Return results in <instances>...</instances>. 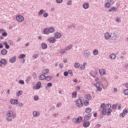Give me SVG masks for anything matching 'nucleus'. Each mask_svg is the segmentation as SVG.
Here are the masks:
<instances>
[{
    "label": "nucleus",
    "mask_w": 128,
    "mask_h": 128,
    "mask_svg": "<svg viewBox=\"0 0 128 128\" xmlns=\"http://www.w3.org/2000/svg\"><path fill=\"white\" fill-rule=\"evenodd\" d=\"M7 114L8 116L6 118V120L8 121H10L12 120V118H14L15 117V116L12 112L10 111L7 112Z\"/></svg>",
    "instance_id": "1"
},
{
    "label": "nucleus",
    "mask_w": 128,
    "mask_h": 128,
    "mask_svg": "<svg viewBox=\"0 0 128 128\" xmlns=\"http://www.w3.org/2000/svg\"><path fill=\"white\" fill-rule=\"evenodd\" d=\"M76 104V106L79 107L82 106L83 105V102L82 100L80 99H78L77 100Z\"/></svg>",
    "instance_id": "2"
},
{
    "label": "nucleus",
    "mask_w": 128,
    "mask_h": 128,
    "mask_svg": "<svg viewBox=\"0 0 128 128\" xmlns=\"http://www.w3.org/2000/svg\"><path fill=\"white\" fill-rule=\"evenodd\" d=\"M47 40L50 43H54L56 41V40L53 37H50L48 38Z\"/></svg>",
    "instance_id": "3"
},
{
    "label": "nucleus",
    "mask_w": 128,
    "mask_h": 128,
    "mask_svg": "<svg viewBox=\"0 0 128 128\" xmlns=\"http://www.w3.org/2000/svg\"><path fill=\"white\" fill-rule=\"evenodd\" d=\"M16 18L17 20L19 22H21L24 20L23 17L21 16H17Z\"/></svg>",
    "instance_id": "4"
},
{
    "label": "nucleus",
    "mask_w": 128,
    "mask_h": 128,
    "mask_svg": "<svg viewBox=\"0 0 128 128\" xmlns=\"http://www.w3.org/2000/svg\"><path fill=\"white\" fill-rule=\"evenodd\" d=\"M84 54L86 58H90V53L87 50L84 51Z\"/></svg>",
    "instance_id": "5"
},
{
    "label": "nucleus",
    "mask_w": 128,
    "mask_h": 128,
    "mask_svg": "<svg viewBox=\"0 0 128 128\" xmlns=\"http://www.w3.org/2000/svg\"><path fill=\"white\" fill-rule=\"evenodd\" d=\"M92 115V113H89L86 115L84 118V120H89L91 118Z\"/></svg>",
    "instance_id": "6"
},
{
    "label": "nucleus",
    "mask_w": 128,
    "mask_h": 128,
    "mask_svg": "<svg viewBox=\"0 0 128 128\" xmlns=\"http://www.w3.org/2000/svg\"><path fill=\"white\" fill-rule=\"evenodd\" d=\"M110 38L112 40L114 41H115L116 40L117 38V36L116 34L114 33L113 34H111V35Z\"/></svg>",
    "instance_id": "7"
},
{
    "label": "nucleus",
    "mask_w": 128,
    "mask_h": 128,
    "mask_svg": "<svg viewBox=\"0 0 128 128\" xmlns=\"http://www.w3.org/2000/svg\"><path fill=\"white\" fill-rule=\"evenodd\" d=\"M74 120V121L76 122L77 123H79L82 120V118L80 116L78 117L77 119L75 118L73 119V120Z\"/></svg>",
    "instance_id": "8"
},
{
    "label": "nucleus",
    "mask_w": 128,
    "mask_h": 128,
    "mask_svg": "<svg viewBox=\"0 0 128 128\" xmlns=\"http://www.w3.org/2000/svg\"><path fill=\"white\" fill-rule=\"evenodd\" d=\"M107 110V109L105 107L103 108H102L101 109V110L102 111V115H104L106 114Z\"/></svg>",
    "instance_id": "9"
},
{
    "label": "nucleus",
    "mask_w": 128,
    "mask_h": 128,
    "mask_svg": "<svg viewBox=\"0 0 128 128\" xmlns=\"http://www.w3.org/2000/svg\"><path fill=\"white\" fill-rule=\"evenodd\" d=\"M61 36V34L59 32L56 33L54 34V37L56 38H60Z\"/></svg>",
    "instance_id": "10"
},
{
    "label": "nucleus",
    "mask_w": 128,
    "mask_h": 128,
    "mask_svg": "<svg viewBox=\"0 0 128 128\" xmlns=\"http://www.w3.org/2000/svg\"><path fill=\"white\" fill-rule=\"evenodd\" d=\"M104 36L106 40H108L110 38L111 35H110L108 32H107L105 34Z\"/></svg>",
    "instance_id": "11"
},
{
    "label": "nucleus",
    "mask_w": 128,
    "mask_h": 128,
    "mask_svg": "<svg viewBox=\"0 0 128 128\" xmlns=\"http://www.w3.org/2000/svg\"><path fill=\"white\" fill-rule=\"evenodd\" d=\"M100 74L101 75H104L106 74L105 70L103 69L100 70L99 71Z\"/></svg>",
    "instance_id": "12"
},
{
    "label": "nucleus",
    "mask_w": 128,
    "mask_h": 128,
    "mask_svg": "<svg viewBox=\"0 0 128 128\" xmlns=\"http://www.w3.org/2000/svg\"><path fill=\"white\" fill-rule=\"evenodd\" d=\"M90 124L89 122H86L83 123V126L85 128H86L89 126Z\"/></svg>",
    "instance_id": "13"
},
{
    "label": "nucleus",
    "mask_w": 128,
    "mask_h": 128,
    "mask_svg": "<svg viewBox=\"0 0 128 128\" xmlns=\"http://www.w3.org/2000/svg\"><path fill=\"white\" fill-rule=\"evenodd\" d=\"M41 86V83L40 82H38L37 84L36 85V89H38L40 88Z\"/></svg>",
    "instance_id": "14"
},
{
    "label": "nucleus",
    "mask_w": 128,
    "mask_h": 128,
    "mask_svg": "<svg viewBox=\"0 0 128 128\" xmlns=\"http://www.w3.org/2000/svg\"><path fill=\"white\" fill-rule=\"evenodd\" d=\"M49 72V70L48 69H45L42 72V74H46Z\"/></svg>",
    "instance_id": "15"
},
{
    "label": "nucleus",
    "mask_w": 128,
    "mask_h": 128,
    "mask_svg": "<svg viewBox=\"0 0 128 128\" xmlns=\"http://www.w3.org/2000/svg\"><path fill=\"white\" fill-rule=\"evenodd\" d=\"M72 46V44H70L65 47V50H69L70 49Z\"/></svg>",
    "instance_id": "16"
},
{
    "label": "nucleus",
    "mask_w": 128,
    "mask_h": 128,
    "mask_svg": "<svg viewBox=\"0 0 128 128\" xmlns=\"http://www.w3.org/2000/svg\"><path fill=\"white\" fill-rule=\"evenodd\" d=\"M109 57L111 59H114L116 58V55L115 54H112L109 56Z\"/></svg>",
    "instance_id": "17"
},
{
    "label": "nucleus",
    "mask_w": 128,
    "mask_h": 128,
    "mask_svg": "<svg viewBox=\"0 0 128 128\" xmlns=\"http://www.w3.org/2000/svg\"><path fill=\"white\" fill-rule=\"evenodd\" d=\"M117 10L116 8L115 7H111L110 8V9L109 10V11L110 12H112L113 11H115Z\"/></svg>",
    "instance_id": "18"
},
{
    "label": "nucleus",
    "mask_w": 128,
    "mask_h": 128,
    "mask_svg": "<svg viewBox=\"0 0 128 128\" xmlns=\"http://www.w3.org/2000/svg\"><path fill=\"white\" fill-rule=\"evenodd\" d=\"M16 56H14L10 60V62L11 63H14L16 61Z\"/></svg>",
    "instance_id": "19"
},
{
    "label": "nucleus",
    "mask_w": 128,
    "mask_h": 128,
    "mask_svg": "<svg viewBox=\"0 0 128 128\" xmlns=\"http://www.w3.org/2000/svg\"><path fill=\"white\" fill-rule=\"evenodd\" d=\"M1 52L2 54V55H5L7 53V51L5 49H4L2 50Z\"/></svg>",
    "instance_id": "20"
},
{
    "label": "nucleus",
    "mask_w": 128,
    "mask_h": 128,
    "mask_svg": "<svg viewBox=\"0 0 128 128\" xmlns=\"http://www.w3.org/2000/svg\"><path fill=\"white\" fill-rule=\"evenodd\" d=\"M11 101V103L12 104H14L15 103L16 104H18V100H10Z\"/></svg>",
    "instance_id": "21"
},
{
    "label": "nucleus",
    "mask_w": 128,
    "mask_h": 128,
    "mask_svg": "<svg viewBox=\"0 0 128 128\" xmlns=\"http://www.w3.org/2000/svg\"><path fill=\"white\" fill-rule=\"evenodd\" d=\"M4 45L5 46L6 48L7 49H8L10 48V46L8 45L7 44L6 42H3Z\"/></svg>",
    "instance_id": "22"
},
{
    "label": "nucleus",
    "mask_w": 128,
    "mask_h": 128,
    "mask_svg": "<svg viewBox=\"0 0 128 128\" xmlns=\"http://www.w3.org/2000/svg\"><path fill=\"white\" fill-rule=\"evenodd\" d=\"M42 48L44 49L46 48L47 47V45L44 43H42L41 45Z\"/></svg>",
    "instance_id": "23"
},
{
    "label": "nucleus",
    "mask_w": 128,
    "mask_h": 128,
    "mask_svg": "<svg viewBox=\"0 0 128 128\" xmlns=\"http://www.w3.org/2000/svg\"><path fill=\"white\" fill-rule=\"evenodd\" d=\"M43 31L45 34H49L48 30V28H44Z\"/></svg>",
    "instance_id": "24"
},
{
    "label": "nucleus",
    "mask_w": 128,
    "mask_h": 128,
    "mask_svg": "<svg viewBox=\"0 0 128 128\" xmlns=\"http://www.w3.org/2000/svg\"><path fill=\"white\" fill-rule=\"evenodd\" d=\"M46 78V76L44 74L41 75L39 78L40 80H42Z\"/></svg>",
    "instance_id": "25"
},
{
    "label": "nucleus",
    "mask_w": 128,
    "mask_h": 128,
    "mask_svg": "<svg viewBox=\"0 0 128 128\" xmlns=\"http://www.w3.org/2000/svg\"><path fill=\"white\" fill-rule=\"evenodd\" d=\"M54 30V28L52 27H50L48 29L49 32L50 33H52Z\"/></svg>",
    "instance_id": "26"
},
{
    "label": "nucleus",
    "mask_w": 128,
    "mask_h": 128,
    "mask_svg": "<svg viewBox=\"0 0 128 128\" xmlns=\"http://www.w3.org/2000/svg\"><path fill=\"white\" fill-rule=\"evenodd\" d=\"M88 4L87 3H85L83 5V6L84 8L85 9H87L88 8Z\"/></svg>",
    "instance_id": "27"
},
{
    "label": "nucleus",
    "mask_w": 128,
    "mask_h": 128,
    "mask_svg": "<svg viewBox=\"0 0 128 128\" xmlns=\"http://www.w3.org/2000/svg\"><path fill=\"white\" fill-rule=\"evenodd\" d=\"M22 93V90H20L16 92V95L18 96H20Z\"/></svg>",
    "instance_id": "28"
},
{
    "label": "nucleus",
    "mask_w": 128,
    "mask_h": 128,
    "mask_svg": "<svg viewBox=\"0 0 128 128\" xmlns=\"http://www.w3.org/2000/svg\"><path fill=\"white\" fill-rule=\"evenodd\" d=\"M105 107L107 108V110L108 108H111V105L110 104H108L106 105Z\"/></svg>",
    "instance_id": "29"
},
{
    "label": "nucleus",
    "mask_w": 128,
    "mask_h": 128,
    "mask_svg": "<svg viewBox=\"0 0 128 128\" xmlns=\"http://www.w3.org/2000/svg\"><path fill=\"white\" fill-rule=\"evenodd\" d=\"M52 78V77L51 76H47L46 78V80H51Z\"/></svg>",
    "instance_id": "30"
},
{
    "label": "nucleus",
    "mask_w": 128,
    "mask_h": 128,
    "mask_svg": "<svg viewBox=\"0 0 128 128\" xmlns=\"http://www.w3.org/2000/svg\"><path fill=\"white\" fill-rule=\"evenodd\" d=\"M39 113L38 112L34 111L33 112V115L34 116L36 117L38 114H39Z\"/></svg>",
    "instance_id": "31"
},
{
    "label": "nucleus",
    "mask_w": 128,
    "mask_h": 128,
    "mask_svg": "<svg viewBox=\"0 0 128 128\" xmlns=\"http://www.w3.org/2000/svg\"><path fill=\"white\" fill-rule=\"evenodd\" d=\"M31 78V76H28L26 80V82L27 83H29L30 82Z\"/></svg>",
    "instance_id": "32"
},
{
    "label": "nucleus",
    "mask_w": 128,
    "mask_h": 128,
    "mask_svg": "<svg viewBox=\"0 0 128 128\" xmlns=\"http://www.w3.org/2000/svg\"><path fill=\"white\" fill-rule=\"evenodd\" d=\"M106 106V104L105 103H102L101 104V105L100 106V108L101 109L102 108H104Z\"/></svg>",
    "instance_id": "33"
},
{
    "label": "nucleus",
    "mask_w": 128,
    "mask_h": 128,
    "mask_svg": "<svg viewBox=\"0 0 128 128\" xmlns=\"http://www.w3.org/2000/svg\"><path fill=\"white\" fill-rule=\"evenodd\" d=\"M38 54H33V57L34 58V59H36L38 58Z\"/></svg>",
    "instance_id": "34"
},
{
    "label": "nucleus",
    "mask_w": 128,
    "mask_h": 128,
    "mask_svg": "<svg viewBox=\"0 0 128 128\" xmlns=\"http://www.w3.org/2000/svg\"><path fill=\"white\" fill-rule=\"evenodd\" d=\"M74 67L76 68H78L80 66V64L78 62H76L74 65Z\"/></svg>",
    "instance_id": "35"
},
{
    "label": "nucleus",
    "mask_w": 128,
    "mask_h": 128,
    "mask_svg": "<svg viewBox=\"0 0 128 128\" xmlns=\"http://www.w3.org/2000/svg\"><path fill=\"white\" fill-rule=\"evenodd\" d=\"M44 10H41L38 12V14L39 15H41L43 13Z\"/></svg>",
    "instance_id": "36"
},
{
    "label": "nucleus",
    "mask_w": 128,
    "mask_h": 128,
    "mask_svg": "<svg viewBox=\"0 0 128 128\" xmlns=\"http://www.w3.org/2000/svg\"><path fill=\"white\" fill-rule=\"evenodd\" d=\"M92 98V96L89 94H88L87 96L86 99L89 100H90Z\"/></svg>",
    "instance_id": "37"
},
{
    "label": "nucleus",
    "mask_w": 128,
    "mask_h": 128,
    "mask_svg": "<svg viewBox=\"0 0 128 128\" xmlns=\"http://www.w3.org/2000/svg\"><path fill=\"white\" fill-rule=\"evenodd\" d=\"M26 55L24 54H21L20 56V58H23L25 57Z\"/></svg>",
    "instance_id": "38"
},
{
    "label": "nucleus",
    "mask_w": 128,
    "mask_h": 128,
    "mask_svg": "<svg viewBox=\"0 0 128 128\" xmlns=\"http://www.w3.org/2000/svg\"><path fill=\"white\" fill-rule=\"evenodd\" d=\"M1 62H2V64H5L6 62V61L4 59H2L1 60Z\"/></svg>",
    "instance_id": "39"
},
{
    "label": "nucleus",
    "mask_w": 128,
    "mask_h": 128,
    "mask_svg": "<svg viewBox=\"0 0 128 128\" xmlns=\"http://www.w3.org/2000/svg\"><path fill=\"white\" fill-rule=\"evenodd\" d=\"M91 110L90 108H87L86 110V112L88 113L90 112L91 111Z\"/></svg>",
    "instance_id": "40"
},
{
    "label": "nucleus",
    "mask_w": 128,
    "mask_h": 128,
    "mask_svg": "<svg viewBox=\"0 0 128 128\" xmlns=\"http://www.w3.org/2000/svg\"><path fill=\"white\" fill-rule=\"evenodd\" d=\"M98 53V51L96 50H95L93 51V54L95 55H97Z\"/></svg>",
    "instance_id": "41"
},
{
    "label": "nucleus",
    "mask_w": 128,
    "mask_h": 128,
    "mask_svg": "<svg viewBox=\"0 0 128 128\" xmlns=\"http://www.w3.org/2000/svg\"><path fill=\"white\" fill-rule=\"evenodd\" d=\"M76 96V92H74L72 94V96L73 98H75Z\"/></svg>",
    "instance_id": "42"
},
{
    "label": "nucleus",
    "mask_w": 128,
    "mask_h": 128,
    "mask_svg": "<svg viewBox=\"0 0 128 128\" xmlns=\"http://www.w3.org/2000/svg\"><path fill=\"white\" fill-rule=\"evenodd\" d=\"M124 93L126 95H128V89H126L124 91Z\"/></svg>",
    "instance_id": "43"
},
{
    "label": "nucleus",
    "mask_w": 128,
    "mask_h": 128,
    "mask_svg": "<svg viewBox=\"0 0 128 128\" xmlns=\"http://www.w3.org/2000/svg\"><path fill=\"white\" fill-rule=\"evenodd\" d=\"M105 5L106 6L109 8L110 7V4L109 2H108L106 3L105 4Z\"/></svg>",
    "instance_id": "44"
},
{
    "label": "nucleus",
    "mask_w": 128,
    "mask_h": 128,
    "mask_svg": "<svg viewBox=\"0 0 128 128\" xmlns=\"http://www.w3.org/2000/svg\"><path fill=\"white\" fill-rule=\"evenodd\" d=\"M99 82H97L95 84V86L96 87H98L100 86L99 85Z\"/></svg>",
    "instance_id": "45"
},
{
    "label": "nucleus",
    "mask_w": 128,
    "mask_h": 128,
    "mask_svg": "<svg viewBox=\"0 0 128 128\" xmlns=\"http://www.w3.org/2000/svg\"><path fill=\"white\" fill-rule=\"evenodd\" d=\"M34 100H38V96H34Z\"/></svg>",
    "instance_id": "46"
},
{
    "label": "nucleus",
    "mask_w": 128,
    "mask_h": 128,
    "mask_svg": "<svg viewBox=\"0 0 128 128\" xmlns=\"http://www.w3.org/2000/svg\"><path fill=\"white\" fill-rule=\"evenodd\" d=\"M112 108L113 109H116L117 108V106L116 104H114L112 106Z\"/></svg>",
    "instance_id": "47"
},
{
    "label": "nucleus",
    "mask_w": 128,
    "mask_h": 128,
    "mask_svg": "<svg viewBox=\"0 0 128 128\" xmlns=\"http://www.w3.org/2000/svg\"><path fill=\"white\" fill-rule=\"evenodd\" d=\"M19 82L20 84H23L24 83V82L23 80H19Z\"/></svg>",
    "instance_id": "48"
},
{
    "label": "nucleus",
    "mask_w": 128,
    "mask_h": 128,
    "mask_svg": "<svg viewBox=\"0 0 128 128\" xmlns=\"http://www.w3.org/2000/svg\"><path fill=\"white\" fill-rule=\"evenodd\" d=\"M2 35L3 36H6L7 35V34L6 32H4V33H2Z\"/></svg>",
    "instance_id": "49"
},
{
    "label": "nucleus",
    "mask_w": 128,
    "mask_h": 128,
    "mask_svg": "<svg viewBox=\"0 0 128 128\" xmlns=\"http://www.w3.org/2000/svg\"><path fill=\"white\" fill-rule=\"evenodd\" d=\"M128 112V110H127V109L125 108L123 110V112L124 114H126Z\"/></svg>",
    "instance_id": "50"
},
{
    "label": "nucleus",
    "mask_w": 128,
    "mask_h": 128,
    "mask_svg": "<svg viewBox=\"0 0 128 128\" xmlns=\"http://www.w3.org/2000/svg\"><path fill=\"white\" fill-rule=\"evenodd\" d=\"M68 72H65L64 73V75L66 76H68Z\"/></svg>",
    "instance_id": "51"
},
{
    "label": "nucleus",
    "mask_w": 128,
    "mask_h": 128,
    "mask_svg": "<svg viewBox=\"0 0 128 128\" xmlns=\"http://www.w3.org/2000/svg\"><path fill=\"white\" fill-rule=\"evenodd\" d=\"M62 0H56V2L58 3H60L62 2Z\"/></svg>",
    "instance_id": "52"
},
{
    "label": "nucleus",
    "mask_w": 128,
    "mask_h": 128,
    "mask_svg": "<svg viewBox=\"0 0 128 128\" xmlns=\"http://www.w3.org/2000/svg\"><path fill=\"white\" fill-rule=\"evenodd\" d=\"M48 16V14L47 13H44L43 14V16L44 17H45V18L46 17Z\"/></svg>",
    "instance_id": "53"
},
{
    "label": "nucleus",
    "mask_w": 128,
    "mask_h": 128,
    "mask_svg": "<svg viewBox=\"0 0 128 128\" xmlns=\"http://www.w3.org/2000/svg\"><path fill=\"white\" fill-rule=\"evenodd\" d=\"M98 88H97V90H99V91H100L102 90V88H101L100 87H97Z\"/></svg>",
    "instance_id": "54"
},
{
    "label": "nucleus",
    "mask_w": 128,
    "mask_h": 128,
    "mask_svg": "<svg viewBox=\"0 0 128 128\" xmlns=\"http://www.w3.org/2000/svg\"><path fill=\"white\" fill-rule=\"evenodd\" d=\"M52 86V84L51 83H49L47 84V86Z\"/></svg>",
    "instance_id": "55"
},
{
    "label": "nucleus",
    "mask_w": 128,
    "mask_h": 128,
    "mask_svg": "<svg viewBox=\"0 0 128 128\" xmlns=\"http://www.w3.org/2000/svg\"><path fill=\"white\" fill-rule=\"evenodd\" d=\"M66 52V51L64 50H62L61 53L62 54L65 53Z\"/></svg>",
    "instance_id": "56"
},
{
    "label": "nucleus",
    "mask_w": 128,
    "mask_h": 128,
    "mask_svg": "<svg viewBox=\"0 0 128 128\" xmlns=\"http://www.w3.org/2000/svg\"><path fill=\"white\" fill-rule=\"evenodd\" d=\"M88 100H86L84 102V104L86 105L88 104Z\"/></svg>",
    "instance_id": "57"
},
{
    "label": "nucleus",
    "mask_w": 128,
    "mask_h": 128,
    "mask_svg": "<svg viewBox=\"0 0 128 128\" xmlns=\"http://www.w3.org/2000/svg\"><path fill=\"white\" fill-rule=\"evenodd\" d=\"M21 40L22 38H21L20 37H18L17 39V42H19Z\"/></svg>",
    "instance_id": "58"
},
{
    "label": "nucleus",
    "mask_w": 128,
    "mask_h": 128,
    "mask_svg": "<svg viewBox=\"0 0 128 128\" xmlns=\"http://www.w3.org/2000/svg\"><path fill=\"white\" fill-rule=\"evenodd\" d=\"M80 68L82 69H83L85 68V66H84L82 65L80 66Z\"/></svg>",
    "instance_id": "59"
},
{
    "label": "nucleus",
    "mask_w": 128,
    "mask_h": 128,
    "mask_svg": "<svg viewBox=\"0 0 128 128\" xmlns=\"http://www.w3.org/2000/svg\"><path fill=\"white\" fill-rule=\"evenodd\" d=\"M76 89L78 90V91H79L80 90V87L79 86H77L76 87Z\"/></svg>",
    "instance_id": "60"
},
{
    "label": "nucleus",
    "mask_w": 128,
    "mask_h": 128,
    "mask_svg": "<svg viewBox=\"0 0 128 128\" xmlns=\"http://www.w3.org/2000/svg\"><path fill=\"white\" fill-rule=\"evenodd\" d=\"M71 2H72V1H71V0L70 1L68 2L67 4L68 5H70L71 4Z\"/></svg>",
    "instance_id": "61"
},
{
    "label": "nucleus",
    "mask_w": 128,
    "mask_h": 128,
    "mask_svg": "<svg viewBox=\"0 0 128 128\" xmlns=\"http://www.w3.org/2000/svg\"><path fill=\"white\" fill-rule=\"evenodd\" d=\"M106 112H107V115L108 116H109V115H110L111 112H110V111H108Z\"/></svg>",
    "instance_id": "62"
},
{
    "label": "nucleus",
    "mask_w": 128,
    "mask_h": 128,
    "mask_svg": "<svg viewBox=\"0 0 128 128\" xmlns=\"http://www.w3.org/2000/svg\"><path fill=\"white\" fill-rule=\"evenodd\" d=\"M101 126V125L100 124H97L96 125V127L98 128H100V126Z\"/></svg>",
    "instance_id": "63"
},
{
    "label": "nucleus",
    "mask_w": 128,
    "mask_h": 128,
    "mask_svg": "<svg viewBox=\"0 0 128 128\" xmlns=\"http://www.w3.org/2000/svg\"><path fill=\"white\" fill-rule=\"evenodd\" d=\"M60 106H61V104L60 103H58L57 105V106L58 107Z\"/></svg>",
    "instance_id": "64"
}]
</instances>
